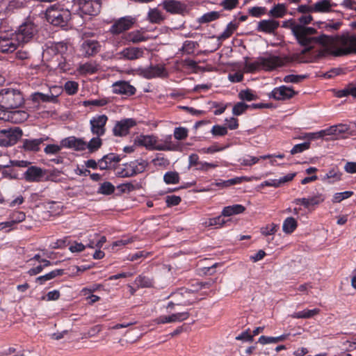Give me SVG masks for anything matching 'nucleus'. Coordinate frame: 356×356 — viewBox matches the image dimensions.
<instances>
[{"label": "nucleus", "mask_w": 356, "mask_h": 356, "mask_svg": "<svg viewBox=\"0 0 356 356\" xmlns=\"http://www.w3.org/2000/svg\"><path fill=\"white\" fill-rule=\"evenodd\" d=\"M287 13V7L284 3H277L268 12V15L273 18H282Z\"/></svg>", "instance_id": "obj_34"}, {"label": "nucleus", "mask_w": 356, "mask_h": 356, "mask_svg": "<svg viewBox=\"0 0 356 356\" xmlns=\"http://www.w3.org/2000/svg\"><path fill=\"white\" fill-rule=\"evenodd\" d=\"M100 137L101 136H95V137L92 138L88 143L86 142V149H88L90 153L97 152L102 147V140Z\"/></svg>", "instance_id": "obj_38"}, {"label": "nucleus", "mask_w": 356, "mask_h": 356, "mask_svg": "<svg viewBox=\"0 0 356 356\" xmlns=\"http://www.w3.org/2000/svg\"><path fill=\"white\" fill-rule=\"evenodd\" d=\"M102 49L100 42L93 39H84L80 46L82 56L89 58L97 54Z\"/></svg>", "instance_id": "obj_12"}, {"label": "nucleus", "mask_w": 356, "mask_h": 356, "mask_svg": "<svg viewBox=\"0 0 356 356\" xmlns=\"http://www.w3.org/2000/svg\"><path fill=\"white\" fill-rule=\"evenodd\" d=\"M238 24L231 22L227 25L225 31L218 37V40H224L229 38L234 31L237 29Z\"/></svg>", "instance_id": "obj_41"}, {"label": "nucleus", "mask_w": 356, "mask_h": 356, "mask_svg": "<svg viewBox=\"0 0 356 356\" xmlns=\"http://www.w3.org/2000/svg\"><path fill=\"white\" fill-rule=\"evenodd\" d=\"M29 117V114L24 111H16L12 113V120L15 123H19L25 121Z\"/></svg>", "instance_id": "obj_46"}, {"label": "nucleus", "mask_w": 356, "mask_h": 356, "mask_svg": "<svg viewBox=\"0 0 356 356\" xmlns=\"http://www.w3.org/2000/svg\"><path fill=\"white\" fill-rule=\"evenodd\" d=\"M196 45L197 42H195L189 40L185 41L182 46V51L190 54L193 52Z\"/></svg>", "instance_id": "obj_63"}, {"label": "nucleus", "mask_w": 356, "mask_h": 356, "mask_svg": "<svg viewBox=\"0 0 356 356\" xmlns=\"http://www.w3.org/2000/svg\"><path fill=\"white\" fill-rule=\"evenodd\" d=\"M19 46L13 32L0 33V51L3 53L13 52L16 50Z\"/></svg>", "instance_id": "obj_10"}, {"label": "nucleus", "mask_w": 356, "mask_h": 356, "mask_svg": "<svg viewBox=\"0 0 356 356\" xmlns=\"http://www.w3.org/2000/svg\"><path fill=\"white\" fill-rule=\"evenodd\" d=\"M249 13L256 17H259L266 13V8L264 7L255 6L249 9Z\"/></svg>", "instance_id": "obj_64"}, {"label": "nucleus", "mask_w": 356, "mask_h": 356, "mask_svg": "<svg viewBox=\"0 0 356 356\" xmlns=\"http://www.w3.org/2000/svg\"><path fill=\"white\" fill-rule=\"evenodd\" d=\"M161 5L167 13L172 15H185L190 10L186 3L178 0H164Z\"/></svg>", "instance_id": "obj_8"}, {"label": "nucleus", "mask_w": 356, "mask_h": 356, "mask_svg": "<svg viewBox=\"0 0 356 356\" xmlns=\"http://www.w3.org/2000/svg\"><path fill=\"white\" fill-rule=\"evenodd\" d=\"M113 92L115 94L132 95L136 92V88L127 81H118L113 85Z\"/></svg>", "instance_id": "obj_25"}, {"label": "nucleus", "mask_w": 356, "mask_h": 356, "mask_svg": "<svg viewBox=\"0 0 356 356\" xmlns=\"http://www.w3.org/2000/svg\"><path fill=\"white\" fill-rule=\"evenodd\" d=\"M144 33L145 31L143 29L135 30L126 34L124 35V39L129 42H132L134 44L139 43L149 39V38L145 36Z\"/></svg>", "instance_id": "obj_26"}, {"label": "nucleus", "mask_w": 356, "mask_h": 356, "mask_svg": "<svg viewBox=\"0 0 356 356\" xmlns=\"http://www.w3.org/2000/svg\"><path fill=\"white\" fill-rule=\"evenodd\" d=\"M279 26L280 22L275 19H264L258 23L257 30L259 32L273 34Z\"/></svg>", "instance_id": "obj_24"}, {"label": "nucleus", "mask_w": 356, "mask_h": 356, "mask_svg": "<svg viewBox=\"0 0 356 356\" xmlns=\"http://www.w3.org/2000/svg\"><path fill=\"white\" fill-rule=\"evenodd\" d=\"M239 161L242 165L251 166L258 163V161H259V158L248 155L245 157L241 159Z\"/></svg>", "instance_id": "obj_55"}, {"label": "nucleus", "mask_w": 356, "mask_h": 356, "mask_svg": "<svg viewBox=\"0 0 356 356\" xmlns=\"http://www.w3.org/2000/svg\"><path fill=\"white\" fill-rule=\"evenodd\" d=\"M238 97L241 99L245 101H252L257 99V95L250 90H241L238 94Z\"/></svg>", "instance_id": "obj_54"}, {"label": "nucleus", "mask_w": 356, "mask_h": 356, "mask_svg": "<svg viewBox=\"0 0 356 356\" xmlns=\"http://www.w3.org/2000/svg\"><path fill=\"white\" fill-rule=\"evenodd\" d=\"M108 116L102 115H96L90 120V129L94 136H102L105 134L106 129V124L108 122Z\"/></svg>", "instance_id": "obj_11"}, {"label": "nucleus", "mask_w": 356, "mask_h": 356, "mask_svg": "<svg viewBox=\"0 0 356 356\" xmlns=\"http://www.w3.org/2000/svg\"><path fill=\"white\" fill-rule=\"evenodd\" d=\"M78 86L79 85L76 82L69 81L65 83L64 88L68 95H72L76 93L78 90Z\"/></svg>", "instance_id": "obj_49"}, {"label": "nucleus", "mask_w": 356, "mask_h": 356, "mask_svg": "<svg viewBox=\"0 0 356 356\" xmlns=\"http://www.w3.org/2000/svg\"><path fill=\"white\" fill-rule=\"evenodd\" d=\"M118 55L120 58L133 60L143 57L144 49L140 47H131L124 48Z\"/></svg>", "instance_id": "obj_21"}, {"label": "nucleus", "mask_w": 356, "mask_h": 356, "mask_svg": "<svg viewBox=\"0 0 356 356\" xmlns=\"http://www.w3.org/2000/svg\"><path fill=\"white\" fill-rule=\"evenodd\" d=\"M138 74L143 77L150 79L156 77H164L167 73L163 65H151L147 68H139Z\"/></svg>", "instance_id": "obj_16"}, {"label": "nucleus", "mask_w": 356, "mask_h": 356, "mask_svg": "<svg viewBox=\"0 0 356 356\" xmlns=\"http://www.w3.org/2000/svg\"><path fill=\"white\" fill-rule=\"evenodd\" d=\"M211 132L215 136H222L227 134V129L223 126L214 125Z\"/></svg>", "instance_id": "obj_62"}, {"label": "nucleus", "mask_w": 356, "mask_h": 356, "mask_svg": "<svg viewBox=\"0 0 356 356\" xmlns=\"http://www.w3.org/2000/svg\"><path fill=\"white\" fill-rule=\"evenodd\" d=\"M331 0H321L313 5L315 13H327L331 10Z\"/></svg>", "instance_id": "obj_36"}, {"label": "nucleus", "mask_w": 356, "mask_h": 356, "mask_svg": "<svg viewBox=\"0 0 356 356\" xmlns=\"http://www.w3.org/2000/svg\"><path fill=\"white\" fill-rule=\"evenodd\" d=\"M278 229V225L274 223L266 225L261 228V233L264 236L273 235L277 232Z\"/></svg>", "instance_id": "obj_50"}, {"label": "nucleus", "mask_w": 356, "mask_h": 356, "mask_svg": "<svg viewBox=\"0 0 356 356\" xmlns=\"http://www.w3.org/2000/svg\"><path fill=\"white\" fill-rule=\"evenodd\" d=\"M297 227V222L293 217L286 218L282 225L283 232L286 234L292 233Z\"/></svg>", "instance_id": "obj_40"}, {"label": "nucleus", "mask_w": 356, "mask_h": 356, "mask_svg": "<svg viewBox=\"0 0 356 356\" xmlns=\"http://www.w3.org/2000/svg\"><path fill=\"white\" fill-rule=\"evenodd\" d=\"M245 209V208L241 204H234L232 206L225 207L222 209V216H231L232 215L242 213Z\"/></svg>", "instance_id": "obj_35"}, {"label": "nucleus", "mask_w": 356, "mask_h": 356, "mask_svg": "<svg viewBox=\"0 0 356 356\" xmlns=\"http://www.w3.org/2000/svg\"><path fill=\"white\" fill-rule=\"evenodd\" d=\"M318 309H305L301 312H296L292 314V317L295 318H309L314 315L318 314Z\"/></svg>", "instance_id": "obj_42"}, {"label": "nucleus", "mask_w": 356, "mask_h": 356, "mask_svg": "<svg viewBox=\"0 0 356 356\" xmlns=\"http://www.w3.org/2000/svg\"><path fill=\"white\" fill-rule=\"evenodd\" d=\"M244 70L248 73H252L256 71L264 70L266 72L273 71L277 67H282L286 63L284 58L266 54L264 56L257 58L253 62H248V58H245Z\"/></svg>", "instance_id": "obj_2"}, {"label": "nucleus", "mask_w": 356, "mask_h": 356, "mask_svg": "<svg viewBox=\"0 0 356 356\" xmlns=\"http://www.w3.org/2000/svg\"><path fill=\"white\" fill-rule=\"evenodd\" d=\"M45 172V170L35 165H32L29 167L24 172L23 177L28 182H40L42 180Z\"/></svg>", "instance_id": "obj_19"}, {"label": "nucleus", "mask_w": 356, "mask_h": 356, "mask_svg": "<svg viewBox=\"0 0 356 356\" xmlns=\"http://www.w3.org/2000/svg\"><path fill=\"white\" fill-rule=\"evenodd\" d=\"M189 317V313L187 312L172 314L170 316H161L156 318L154 321L157 324L171 323L181 322Z\"/></svg>", "instance_id": "obj_23"}, {"label": "nucleus", "mask_w": 356, "mask_h": 356, "mask_svg": "<svg viewBox=\"0 0 356 356\" xmlns=\"http://www.w3.org/2000/svg\"><path fill=\"white\" fill-rule=\"evenodd\" d=\"M135 283L138 287L141 288L151 287L153 284L152 280L145 275H139L137 277L135 280Z\"/></svg>", "instance_id": "obj_44"}, {"label": "nucleus", "mask_w": 356, "mask_h": 356, "mask_svg": "<svg viewBox=\"0 0 356 356\" xmlns=\"http://www.w3.org/2000/svg\"><path fill=\"white\" fill-rule=\"evenodd\" d=\"M289 334H282L279 337H266L264 335L261 336L259 338L258 342L261 344L265 345L267 343H275L280 341H284Z\"/></svg>", "instance_id": "obj_37"}, {"label": "nucleus", "mask_w": 356, "mask_h": 356, "mask_svg": "<svg viewBox=\"0 0 356 356\" xmlns=\"http://www.w3.org/2000/svg\"><path fill=\"white\" fill-rule=\"evenodd\" d=\"M250 179L246 177H238L228 180L223 181L225 188H227L232 185L241 183L243 181H249Z\"/></svg>", "instance_id": "obj_56"}, {"label": "nucleus", "mask_w": 356, "mask_h": 356, "mask_svg": "<svg viewBox=\"0 0 356 356\" xmlns=\"http://www.w3.org/2000/svg\"><path fill=\"white\" fill-rule=\"evenodd\" d=\"M61 146L70 149H73L75 151H84L86 149V141L81 138H76L75 136H69L60 141Z\"/></svg>", "instance_id": "obj_20"}, {"label": "nucleus", "mask_w": 356, "mask_h": 356, "mask_svg": "<svg viewBox=\"0 0 356 356\" xmlns=\"http://www.w3.org/2000/svg\"><path fill=\"white\" fill-rule=\"evenodd\" d=\"M42 138L35 139H24L22 140V148L27 152H38L40 150V146L43 143Z\"/></svg>", "instance_id": "obj_28"}, {"label": "nucleus", "mask_w": 356, "mask_h": 356, "mask_svg": "<svg viewBox=\"0 0 356 356\" xmlns=\"http://www.w3.org/2000/svg\"><path fill=\"white\" fill-rule=\"evenodd\" d=\"M179 175L177 172H167L163 176V181L167 184H177L179 182Z\"/></svg>", "instance_id": "obj_43"}, {"label": "nucleus", "mask_w": 356, "mask_h": 356, "mask_svg": "<svg viewBox=\"0 0 356 356\" xmlns=\"http://www.w3.org/2000/svg\"><path fill=\"white\" fill-rule=\"evenodd\" d=\"M313 20V17L311 15H302L298 19V25L301 26L302 27L305 29H315L312 27H308L306 26V25L310 24L312 21Z\"/></svg>", "instance_id": "obj_51"}, {"label": "nucleus", "mask_w": 356, "mask_h": 356, "mask_svg": "<svg viewBox=\"0 0 356 356\" xmlns=\"http://www.w3.org/2000/svg\"><path fill=\"white\" fill-rule=\"evenodd\" d=\"M37 32V27L33 22H26L21 24L13 33L20 46L30 42Z\"/></svg>", "instance_id": "obj_6"}, {"label": "nucleus", "mask_w": 356, "mask_h": 356, "mask_svg": "<svg viewBox=\"0 0 356 356\" xmlns=\"http://www.w3.org/2000/svg\"><path fill=\"white\" fill-rule=\"evenodd\" d=\"M282 27L290 29L298 43L305 47L302 51V54L309 51L316 44H320L322 47L318 54L320 56H342L348 54V44L352 42L348 39V35L332 37L322 34L315 37L313 35L316 33V29H305L298 25L293 19L283 22Z\"/></svg>", "instance_id": "obj_1"}, {"label": "nucleus", "mask_w": 356, "mask_h": 356, "mask_svg": "<svg viewBox=\"0 0 356 356\" xmlns=\"http://www.w3.org/2000/svg\"><path fill=\"white\" fill-rule=\"evenodd\" d=\"M188 136V130L184 127H177L174 131V137L177 140L185 139Z\"/></svg>", "instance_id": "obj_61"}, {"label": "nucleus", "mask_w": 356, "mask_h": 356, "mask_svg": "<svg viewBox=\"0 0 356 356\" xmlns=\"http://www.w3.org/2000/svg\"><path fill=\"white\" fill-rule=\"evenodd\" d=\"M25 218V213L19 211H13L10 216V219L12 220L14 225L24 221Z\"/></svg>", "instance_id": "obj_52"}, {"label": "nucleus", "mask_w": 356, "mask_h": 356, "mask_svg": "<svg viewBox=\"0 0 356 356\" xmlns=\"http://www.w3.org/2000/svg\"><path fill=\"white\" fill-rule=\"evenodd\" d=\"M250 179L246 177H238L228 180L223 181L225 188H227L232 185L241 183L243 181H249Z\"/></svg>", "instance_id": "obj_57"}, {"label": "nucleus", "mask_w": 356, "mask_h": 356, "mask_svg": "<svg viewBox=\"0 0 356 356\" xmlns=\"http://www.w3.org/2000/svg\"><path fill=\"white\" fill-rule=\"evenodd\" d=\"M147 166V162L144 160L136 161L126 165V168L119 172L122 177H132L136 174L143 172Z\"/></svg>", "instance_id": "obj_14"}, {"label": "nucleus", "mask_w": 356, "mask_h": 356, "mask_svg": "<svg viewBox=\"0 0 356 356\" xmlns=\"http://www.w3.org/2000/svg\"><path fill=\"white\" fill-rule=\"evenodd\" d=\"M347 95H352L356 97V88L350 86L343 90H339L337 93V96L338 97H343Z\"/></svg>", "instance_id": "obj_59"}, {"label": "nucleus", "mask_w": 356, "mask_h": 356, "mask_svg": "<svg viewBox=\"0 0 356 356\" xmlns=\"http://www.w3.org/2000/svg\"><path fill=\"white\" fill-rule=\"evenodd\" d=\"M348 130L349 127L347 124H339L330 127L321 134H325V136H339L341 134L348 132Z\"/></svg>", "instance_id": "obj_33"}, {"label": "nucleus", "mask_w": 356, "mask_h": 356, "mask_svg": "<svg viewBox=\"0 0 356 356\" xmlns=\"http://www.w3.org/2000/svg\"><path fill=\"white\" fill-rule=\"evenodd\" d=\"M48 51L54 53L58 60H59L58 56H60L61 59H63L65 61V57H64V55L66 54L67 51V45L63 42H57L52 44Z\"/></svg>", "instance_id": "obj_32"}, {"label": "nucleus", "mask_w": 356, "mask_h": 356, "mask_svg": "<svg viewBox=\"0 0 356 356\" xmlns=\"http://www.w3.org/2000/svg\"><path fill=\"white\" fill-rule=\"evenodd\" d=\"M296 176V173H289L279 179H269L264 181L261 184V186H273V187H280L281 185L285 184L286 182L291 181L294 177Z\"/></svg>", "instance_id": "obj_27"}, {"label": "nucleus", "mask_w": 356, "mask_h": 356, "mask_svg": "<svg viewBox=\"0 0 356 356\" xmlns=\"http://www.w3.org/2000/svg\"><path fill=\"white\" fill-rule=\"evenodd\" d=\"M249 106H250L247 105L244 102H238L232 108V113L234 115H240L245 112Z\"/></svg>", "instance_id": "obj_53"}, {"label": "nucleus", "mask_w": 356, "mask_h": 356, "mask_svg": "<svg viewBox=\"0 0 356 356\" xmlns=\"http://www.w3.org/2000/svg\"><path fill=\"white\" fill-rule=\"evenodd\" d=\"M172 136L168 135L164 139L159 140L154 135H140L136 138V143L145 147L148 150L176 151L177 146L172 143Z\"/></svg>", "instance_id": "obj_3"}, {"label": "nucleus", "mask_w": 356, "mask_h": 356, "mask_svg": "<svg viewBox=\"0 0 356 356\" xmlns=\"http://www.w3.org/2000/svg\"><path fill=\"white\" fill-rule=\"evenodd\" d=\"M78 3L83 14L91 16L97 15L102 6L101 0H79Z\"/></svg>", "instance_id": "obj_13"}, {"label": "nucleus", "mask_w": 356, "mask_h": 356, "mask_svg": "<svg viewBox=\"0 0 356 356\" xmlns=\"http://www.w3.org/2000/svg\"><path fill=\"white\" fill-rule=\"evenodd\" d=\"M310 147L309 142H305L303 143L296 145L291 150V154H296L298 153L302 152L303 151L308 149Z\"/></svg>", "instance_id": "obj_58"}, {"label": "nucleus", "mask_w": 356, "mask_h": 356, "mask_svg": "<svg viewBox=\"0 0 356 356\" xmlns=\"http://www.w3.org/2000/svg\"><path fill=\"white\" fill-rule=\"evenodd\" d=\"M305 78H306L305 75L289 74V75L285 76L283 80L285 83H297L302 81Z\"/></svg>", "instance_id": "obj_60"}, {"label": "nucleus", "mask_w": 356, "mask_h": 356, "mask_svg": "<svg viewBox=\"0 0 356 356\" xmlns=\"http://www.w3.org/2000/svg\"><path fill=\"white\" fill-rule=\"evenodd\" d=\"M98 70V65L95 61L80 63L77 67V72L79 74H94Z\"/></svg>", "instance_id": "obj_31"}, {"label": "nucleus", "mask_w": 356, "mask_h": 356, "mask_svg": "<svg viewBox=\"0 0 356 356\" xmlns=\"http://www.w3.org/2000/svg\"><path fill=\"white\" fill-rule=\"evenodd\" d=\"M219 16V13L216 11L209 12L200 17L198 22L201 24L208 23L217 19Z\"/></svg>", "instance_id": "obj_45"}, {"label": "nucleus", "mask_w": 356, "mask_h": 356, "mask_svg": "<svg viewBox=\"0 0 356 356\" xmlns=\"http://www.w3.org/2000/svg\"><path fill=\"white\" fill-rule=\"evenodd\" d=\"M57 98L58 94H54L51 90H50L49 92L47 94L35 92L32 95V99L33 102L42 101L43 102L54 103L57 102Z\"/></svg>", "instance_id": "obj_29"}, {"label": "nucleus", "mask_w": 356, "mask_h": 356, "mask_svg": "<svg viewBox=\"0 0 356 356\" xmlns=\"http://www.w3.org/2000/svg\"><path fill=\"white\" fill-rule=\"evenodd\" d=\"M296 92L292 88L281 86L275 88L269 95V97L277 101H285L292 98Z\"/></svg>", "instance_id": "obj_17"}, {"label": "nucleus", "mask_w": 356, "mask_h": 356, "mask_svg": "<svg viewBox=\"0 0 356 356\" xmlns=\"http://www.w3.org/2000/svg\"><path fill=\"white\" fill-rule=\"evenodd\" d=\"M22 136V130L18 127L0 130V146L14 145Z\"/></svg>", "instance_id": "obj_7"}, {"label": "nucleus", "mask_w": 356, "mask_h": 356, "mask_svg": "<svg viewBox=\"0 0 356 356\" xmlns=\"http://www.w3.org/2000/svg\"><path fill=\"white\" fill-rule=\"evenodd\" d=\"M191 290H184L173 293L174 302H170L167 308H172L174 305H189L193 304V300L191 298L193 293Z\"/></svg>", "instance_id": "obj_18"}, {"label": "nucleus", "mask_w": 356, "mask_h": 356, "mask_svg": "<svg viewBox=\"0 0 356 356\" xmlns=\"http://www.w3.org/2000/svg\"><path fill=\"white\" fill-rule=\"evenodd\" d=\"M325 200V196L322 193H317L309 197L296 198L293 200L296 204H302L309 209L311 207L317 206Z\"/></svg>", "instance_id": "obj_22"}, {"label": "nucleus", "mask_w": 356, "mask_h": 356, "mask_svg": "<svg viewBox=\"0 0 356 356\" xmlns=\"http://www.w3.org/2000/svg\"><path fill=\"white\" fill-rule=\"evenodd\" d=\"M114 186L108 181L104 182L101 184L98 189V193L104 195H110L114 192Z\"/></svg>", "instance_id": "obj_47"}, {"label": "nucleus", "mask_w": 356, "mask_h": 356, "mask_svg": "<svg viewBox=\"0 0 356 356\" xmlns=\"http://www.w3.org/2000/svg\"><path fill=\"white\" fill-rule=\"evenodd\" d=\"M136 125V122L132 118H125L118 121L113 129V133L115 136L122 137L127 135L129 129Z\"/></svg>", "instance_id": "obj_15"}, {"label": "nucleus", "mask_w": 356, "mask_h": 356, "mask_svg": "<svg viewBox=\"0 0 356 356\" xmlns=\"http://www.w3.org/2000/svg\"><path fill=\"white\" fill-rule=\"evenodd\" d=\"M24 101V96L18 89L6 88L0 90V107L3 111L17 108Z\"/></svg>", "instance_id": "obj_4"}, {"label": "nucleus", "mask_w": 356, "mask_h": 356, "mask_svg": "<svg viewBox=\"0 0 356 356\" xmlns=\"http://www.w3.org/2000/svg\"><path fill=\"white\" fill-rule=\"evenodd\" d=\"M136 22V18L131 15L120 17L113 22L109 32L113 35H118L132 28Z\"/></svg>", "instance_id": "obj_9"}, {"label": "nucleus", "mask_w": 356, "mask_h": 356, "mask_svg": "<svg viewBox=\"0 0 356 356\" xmlns=\"http://www.w3.org/2000/svg\"><path fill=\"white\" fill-rule=\"evenodd\" d=\"M223 216H218L216 218H209L207 220H205L202 225L205 227H220L224 225L225 223V220L222 218Z\"/></svg>", "instance_id": "obj_39"}, {"label": "nucleus", "mask_w": 356, "mask_h": 356, "mask_svg": "<svg viewBox=\"0 0 356 356\" xmlns=\"http://www.w3.org/2000/svg\"><path fill=\"white\" fill-rule=\"evenodd\" d=\"M165 19L163 13L157 8H150L147 15V19L152 24H161Z\"/></svg>", "instance_id": "obj_30"}, {"label": "nucleus", "mask_w": 356, "mask_h": 356, "mask_svg": "<svg viewBox=\"0 0 356 356\" xmlns=\"http://www.w3.org/2000/svg\"><path fill=\"white\" fill-rule=\"evenodd\" d=\"M353 194V191H344L341 193H337L334 195L332 202L334 203L341 202L342 200L348 199Z\"/></svg>", "instance_id": "obj_48"}, {"label": "nucleus", "mask_w": 356, "mask_h": 356, "mask_svg": "<svg viewBox=\"0 0 356 356\" xmlns=\"http://www.w3.org/2000/svg\"><path fill=\"white\" fill-rule=\"evenodd\" d=\"M71 13L68 9L59 6H52L46 11L47 20L54 26H64L70 19Z\"/></svg>", "instance_id": "obj_5"}]
</instances>
